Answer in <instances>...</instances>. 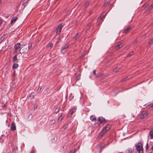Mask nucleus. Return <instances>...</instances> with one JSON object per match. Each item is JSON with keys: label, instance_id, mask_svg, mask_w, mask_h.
Returning a JSON list of instances; mask_svg holds the SVG:
<instances>
[{"label": "nucleus", "instance_id": "1", "mask_svg": "<svg viewBox=\"0 0 153 153\" xmlns=\"http://www.w3.org/2000/svg\"><path fill=\"white\" fill-rule=\"evenodd\" d=\"M21 46V48L19 50V52L21 54H22L27 52L30 48V46L27 44L22 45Z\"/></svg>", "mask_w": 153, "mask_h": 153}, {"label": "nucleus", "instance_id": "2", "mask_svg": "<svg viewBox=\"0 0 153 153\" xmlns=\"http://www.w3.org/2000/svg\"><path fill=\"white\" fill-rule=\"evenodd\" d=\"M110 128V126L107 125L106 127L104 128L102 130L101 132L98 136V137L101 138L105 134L107 131L109 130Z\"/></svg>", "mask_w": 153, "mask_h": 153}, {"label": "nucleus", "instance_id": "3", "mask_svg": "<svg viewBox=\"0 0 153 153\" xmlns=\"http://www.w3.org/2000/svg\"><path fill=\"white\" fill-rule=\"evenodd\" d=\"M135 146L137 150L139 153H143V146L141 143H138L137 145H136Z\"/></svg>", "mask_w": 153, "mask_h": 153}, {"label": "nucleus", "instance_id": "4", "mask_svg": "<svg viewBox=\"0 0 153 153\" xmlns=\"http://www.w3.org/2000/svg\"><path fill=\"white\" fill-rule=\"evenodd\" d=\"M76 107H74L73 108L71 109L68 112V115L71 117L72 114L76 111Z\"/></svg>", "mask_w": 153, "mask_h": 153}, {"label": "nucleus", "instance_id": "5", "mask_svg": "<svg viewBox=\"0 0 153 153\" xmlns=\"http://www.w3.org/2000/svg\"><path fill=\"white\" fill-rule=\"evenodd\" d=\"M21 45L19 43H17L16 45H15L14 47V51L15 53L17 52L21 48Z\"/></svg>", "mask_w": 153, "mask_h": 153}, {"label": "nucleus", "instance_id": "6", "mask_svg": "<svg viewBox=\"0 0 153 153\" xmlns=\"http://www.w3.org/2000/svg\"><path fill=\"white\" fill-rule=\"evenodd\" d=\"M63 26L62 24H60L56 28V33L58 34H59L61 32Z\"/></svg>", "mask_w": 153, "mask_h": 153}, {"label": "nucleus", "instance_id": "7", "mask_svg": "<svg viewBox=\"0 0 153 153\" xmlns=\"http://www.w3.org/2000/svg\"><path fill=\"white\" fill-rule=\"evenodd\" d=\"M98 121L101 123H105L106 122L105 118L102 117H99L98 119Z\"/></svg>", "mask_w": 153, "mask_h": 153}, {"label": "nucleus", "instance_id": "8", "mask_svg": "<svg viewBox=\"0 0 153 153\" xmlns=\"http://www.w3.org/2000/svg\"><path fill=\"white\" fill-rule=\"evenodd\" d=\"M123 46V42H120L118 43L115 46V48L116 49H118L122 47Z\"/></svg>", "mask_w": 153, "mask_h": 153}, {"label": "nucleus", "instance_id": "9", "mask_svg": "<svg viewBox=\"0 0 153 153\" xmlns=\"http://www.w3.org/2000/svg\"><path fill=\"white\" fill-rule=\"evenodd\" d=\"M11 130L13 131L15 130L16 129V127L14 122H13L11 124Z\"/></svg>", "mask_w": 153, "mask_h": 153}, {"label": "nucleus", "instance_id": "10", "mask_svg": "<svg viewBox=\"0 0 153 153\" xmlns=\"http://www.w3.org/2000/svg\"><path fill=\"white\" fill-rule=\"evenodd\" d=\"M148 114V113L147 112H144L142 113V114L140 116V117L141 119H143L147 117Z\"/></svg>", "mask_w": 153, "mask_h": 153}, {"label": "nucleus", "instance_id": "11", "mask_svg": "<svg viewBox=\"0 0 153 153\" xmlns=\"http://www.w3.org/2000/svg\"><path fill=\"white\" fill-rule=\"evenodd\" d=\"M149 136L150 137L151 139H153V128L150 130Z\"/></svg>", "mask_w": 153, "mask_h": 153}, {"label": "nucleus", "instance_id": "12", "mask_svg": "<svg viewBox=\"0 0 153 153\" xmlns=\"http://www.w3.org/2000/svg\"><path fill=\"white\" fill-rule=\"evenodd\" d=\"M13 63H17L18 62V59L17 58V56L15 55L13 58Z\"/></svg>", "mask_w": 153, "mask_h": 153}, {"label": "nucleus", "instance_id": "13", "mask_svg": "<svg viewBox=\"0 0 153 153\" xmlns=\"http://www.w3.org/2000/svg\"><path fill=\"white\" fill-rule=\"evenodd\" d=\"M90 3V1H88L85 3V4L83 5L84 8H86L89 5Z\"/></svg>", "mask_w": 153, "mask_h": 153}, {"label": "nucleus", "instance_id": "14", "mask_svg": "<svg viewBox=\"0 0 153 153\" xmlns=\"http://www.w3.org/2000/svg\"><path fill=\"white\" fill-rule=\"evenodd\" d=\"M131 28V27H129L128 28H127L126 29L124 30V33H126L128 32H129Z\"/></svg>", "mask_w": 153, "mask_h": 153}, {"label": "nucleus", "instance_id": "15", "mask_svg": "<svg viewBox=\"0 0 153 153\" xmlns=\"http://www.w3.org/2000/svg\"><path fill=\"white\" fill-rule=\"evenodd\" d=\"M106 15V13H105L104 14V13H103L102 15H101L98 18V19H104L105 18V16Z\"/></svg>", "mask_w": 153, "mask_h": 153}, {"label": "nucleus", "instance_id": "16", "mask_svg": "<svg viewBox=\"0 0 153 153\" xmlns=\"http://www.w3.org/2000/svg\"><path fill=\"white\" fill-rule=\"evenodd\" d=\"M81 33H78L76 34V36L73 38V39L74 40L79 38V36L81 35Z\"/></svg>", "mask_w": 153, "mask_h": 153}, {"label": "nucleus", "instance_id": "17", "mask_svg": "<svg viewBox=\"0 0 153 153\" xmlns=\"http://www.w3.org/2000/svg\"><path fill=\"white\" fill-rule=\"evenodd\" d=\"M68 47V45H65L64 46H63L61 50V52H62V51H65V50Z\"/></svg>", "mask_w": 153, "mask_h": 153}, {"label": "nucleus", "instance_id": "18", "mask_svg": "<svg viewBox=\"0 0 153 153\" xmlns=\"http://www.w3.org/2000/svg\"><path fill=\"white\" fill-rule=\"evenodd\" d=\"M64 117V116H63L62 114L59 117L58 121L61 122L62 120Z\"/></svg>", "mask_w": 153, "mask_h": 153}, {"label": "nucleus", "instance_id": "19", "mask_svg": "<svg viewBox=\"0 0 153 153\" xmlns=\"http://www.w3.org/2000/svg\"><path fill=\"white\" fill-rule=\"evenodd\" d=\"M17 63H13V65L12 68L13 69L16 68L18 66V65L17 64Z\"/></svg>", "mask_w": 153, "mask_h": 153}, {"label": "nucleus", "instance_id": "20", "mask_svg": "<svg viewBox=\"0 0 153 153\" xmlns=\"http://www.w3.org/2000/svg\"><path fill=\"white\" fill-rule=\"evenodd\" d=\"M32 117H33V115H32V114H30L29 115V116L28 117V118L27 119V121H30L32 119Z\"/></svg>", "mask_w": 153, "mask_h": 153}, {"label": "nucleus", "instance_id": "21", "mask_svg": "<svg viewBox=\"0 0 153 153\" xmlns=\"http://www.w3.org/2000/svg\"><path fill=\"white\" fill-rule=\"evenodd\" d=\"M90 119L92 121L96 120V118L95 116L92 115L90 117Z\"/></svg>", "mask_w": 153, "mask_h": 153}, {"label": "nucleus", "instance_id": "22", "mask_svg": "<svg viewBox=\"0 0 153 153\" xmlns=\"http://www.w3.org/2000/svg\"><path fill=\"white\" fill-rule=\"evenodd\" d=\"M53 45L52 43H49L47 45V47L48 48H51L53 47Z\"/></svg>", "mask_w": 153, "mask_h": 153}, {"label": "nucleus", "instance_id": "23", "mask_svg": "<svg viewBox=\"0 0 153 153\" xmlns=\"http://www.w3.org/2000/svg\"><path fill=\"white\" fill-rule=\"evenodd\" d=\"M110 1H109V0L108 1H107V3H105L104 4V7H106L107 6V5L109 4L110 3Z\"/></svg>", "mask_w": 153, "mask_h": 153}, {"label": "nucleus", "instance_id": "24", "mask_svg": "<svg viewBox=\"0 0 153 153\" xmlns=\"http://www.w3.org/2000/svg\"><path fill=\"white\" fill-rule=\"evenodd\" d=\"M56 121L55 120H52L50 121V124L51 125H52L55 123Z\"/></svg>", "mask_w": 153, "mask_h": 153}, {"label": "nucleus", "instance_id": "25", "mask_svg": "<svg viewBox=\"0 0 153 153\" xmlns=\"http://www.w3.org/2000/svg\"><path fill=\"white\" fill-rule=\"evenodd\" d=\"M34 95L33 94V93H31L29 96V97L30 98V99H32L33 98Z\"/></svg>", "mask_w": 153, "mask_h": 153}, {"label": "nucleus", "instance_id": "26", "mask_svg": "<svg viewBox=\"0 0 153 153\" xmlns=\"http://www.w3.org/2000/svg\"><path fill=\"white\" fill-rule=\"evenodd\" d=\"M59 108H56L55 110L54 113L55 114L57 113L59 111Z\"/></svg>", "mask_w": 153, "mask_h": 153}, {"label": "nucleus", "instance_id": "27", "mask_svg": "<svg viewBox=\"0 0 153 153\" xmlns=\"http://www.w3.org/2000/svg\"><path fill=\"white\" fill-rule=\"evenodd\" d=\"M128 153H131L132 152V150L131 149L128 148L127 149Z\"/></svg>", "mask_w": 153, "mask_h": 153}, {"label": "nucleus", "instance_id": "28", "mask_svg": "<svg viewBox=\"0 0 153 153\" xmlns=\"http://www.w3.org/2000/svg\"><path fill=\"white\" fill-rule=\"evenodd\" d=\"M153 43V38L149 42V45H152Z\"/></svg>", "mask_w": 153, "mask_h": 153}, {"label": "nucleus", "instance_id": "29", "mask_svg": "<svg viewBox=\"0 0 153 153\" xmlns=\"http://www.w3.org/2000/svg\"><path fill=\"white\" fill-rule=\"evenodd\" d=\"M120 69V68H117L114 69L113 71L114 72H117Z\"/></svg>", "mask_w": 153, "mask_h": 153}, {"label": "nucleus", "instance_id": "30", "mask_svg": "<svg viewBox=\"0 0 153 153\" xmlns=\"http://www.w3.org/2000/svg\"><path fill=\"white\" fill-rule=\"evenodd\" d=\"M76 149L74 150H72L71 152H70L69 153H74L76 152Z\"/></svg>", "mask_w": 153, "mask_h": 153}, {"label": "nucleus", "instance_id": "31", "mask_svg": "<svg viewBox=\"0 0 153 153\" xmlns=\"http://www.w3.org/2000/svg\"><path fill=\"white\" fill-rule=\"evenodd\" d=\"M153 7V6L152 5L150 7H149V8H148V10H150Z\"/></svg>", "mask_w": 153, "mask_h": 153}, {"label": "nucleus", "instance_id": "32", "mask_svg": "<svg viewBox=\"0 0 153 153\" xmlns=\"http://www.w3.org/2000/svg\"><path fill=\"white\" fill-rule=\"evenodd\" d=\"M130 48V45H127V46H126L125 48V49L126 50H127L128 49V48Z\"/></svg>", "mask_w": 153, "mask_h": 153}, {"label": "nucleus", "instance_id": "33", "mask_svg": "<svg viewBox=\"0 0 153 153\" xmlns=\"http://www.w3.org/2000/svg\"><path fill=\"white\" fill-rule=\"evenodd\" d=\"M16 20H11V23L13 24L14 22H15Z\"/></svg>", "mask_w": 153, "mask_h": 153}, {"label": "nucleus", "instance_id": "34", "mask_svg": "<svg viewBox=\"0 0 153 153\" xmlns=\"http://www.w3.org/2000/svg\"><path fill=\"white\" fill-rule=\"evenodd\" d=\"M16 148V146H14L13 148V152H14V153H16V152H15V150Z\"/></svg>", "mask_w": 153, "mask_h": 153}, {"label": "nucleus", "instance_id": "35", "mask_svg": "<svg viewBox=\"0 0 153 153\" xmlns=\"http://www.w3.org/2000/svg\"><path fill=\"white\" fill-rule=\"evenodd\" d=\"M4 39L3 38L1 37L0 39V43Z\"/></svg>", "mask_w": 153, "mask_h": 153}, {"label": "nucleus", "instance_id": "36", "mask_svg": "<svg viewBox=\"0 0 153 153\" xmlns=\"http://www.w3.org/2000/svg\"><path fill=\"white\" fill-rule=\"evenodd\" d=\"M42 89V88L41 87H39L37 89V91H40Z\"/></svg>", "mask_w": 153, "mask_h": 153}, {"label": "nucleus", "instance_id": "37", "mask_svg": "<svg viewBox=\"0 0 153 153\" xmlns=\"http://www.w3.org/2000/svg\"><path fill=\"white\" fill-rule=\"evenodd\" d=\"M133 52H131V53H130L128 55V56H131L132 55Z\"/></svg>", "mask_w": 153, "mask_h": 153}, {"label": "nucleus", "instance_id": "38", "mask_svg": "<svg viewBox=\"0 0 153 153\" xmlns=\"http://www.w3.org/2000/svg\"><path fill=\"white\" fill-rule=\"evenodd\" d=\"M150 107L151 108L153 107V102L150 104Z\"/></svg>", "mask_w": 153, "mask_h": 153}, {"label": "nucleus", "instance_id": "39", "mask_svg": "<svg viewBox=\"0 0 153 153\" xmlns=\"http://www.w3.org/2000/svg\"><path fill=\"white\" fill-rule=\"evenodd\" d=\"M102 74H100L98 76H97V77L98 78H100V77H101V76H102Z\"/></svg>", "mask_w": 153, "mask_h": 153}, {"label": "nucleus", "instance_id": "40", "mask_svg": "<svg viewBox=\"0 0 153 153\" xmlns=\"http://www.w3.org/2000/svg\"><path fill=\"white\" fill-rule=\"evenodd\" d=\"M93 73H94V75H96V70H94V71H93Z\"/></svg>", "mask_w": 153, "mask_h": 153}, {"label": "nucleus", "instance_id": "41", "mask_svg": "<svg viewBox=\"0 0 153 153\" xmlns=\"http://www.w3.org/2000/svg\"><path fill=\"white\" fill-rule=\"evenodd\" d=\"M37 108V106L36 105L35 106H34V109L36 110Z\"/></svg>", "mask_w": 153, "mask_h": 153}, {"label": "nucleus", "instance_id": "42", "mask_svg": "<svg viewBox=\"0 0 153 153\" xmlns=\"http://www.w3.org/2000/svg\"><path fill=\"white\" fill-rule=\"evenodd\" d=\"M2 23V20H0V26H1Z\"/></svg>", "mask_w": 153, "mask_h": 153}, {"label": "nucleus", "instance_id": "43", "mask_svg": "<svg viewBox=\"0 0 153 153\" xmlns=\"http://www.w3.org/2000/svg\"><path fill=\"white\" fill-rule=\"evenodd\" d=\"M137 40H134V42H133L134 43H137Z\"/></svg>", "mask_w": 153, "mask_h": 153}, {"label": "nucleus", "instance_id": "44", "mask_svg": "<svg viewBox=\"0 0 153 153\" xmlns=\"http://www.w3.org/2000/svg\"><path fill=\"white\" fill-rule=\"evenodd\" d=\"M45 91H46L47 92H48L49 91V89L48 88H47L46 90H45Z\"/></svg>", "mask_w": 153, "mask_h": 153}, {"label": "nucleus", "instance_id": "45", "mask_svg": "<svg viewBox=\"0 0 153 153\" xmlns=\"http://www.w3.org/2000/svg\"><path fill=\"white\" fill-rule=\"evenodd\" d=\"M55 139L54 138H53V140H52V142H54V140H55Z\"/></svg>", "mask_w": 153, "mask_h": 153}, {"label": "nucleus", "instance_id": "46", "mask_svg": "<svg viewBox=\"0 0 153 153\" xmlns=\"http://www.w3.org/2000/svg\"><path fill=\"white\" fill-rule=\"evenodd\" d=\"M18 18L17 17H15L14 19H17Z\"/></svg>", "mask_w": 153, "mask_h": 153}, {"label": "nucleus", "instance_id": "47", "mask_svg": "<svg viewBox=\"0 0 153 153\" xmlns=\"http://www.w3.org/2000/svg\"><path fill=\"white\" fill-rule=\"evenodd\" d=\"M89 13L90 14L91 13H92V11H89Z\"/></svg>", "mask_w": 153, "mask_h": 153}, {"label": "nucleus", "instance_id": "48", "mask_svg": "<svg viewBox=\"0 0 153 153\" xmlns=\"http://www.w3.org/2000/svg\"><path fill=\"white\" fill-rule=\"evenodd\" d=\"M1 2H2V0H0V4L1 3Z\"/></svg>", "mask_w": 153, "mask_h": 153}, {"label": "nucleus", "instance_id": "49", "mask_svg": "<svg viewBox=\"0 0 153 153\" xmlns=\"http://www.w3.org/2000/svg\"><path fill=\"white\" fill-rule=\"evenodd\" d=\"M127 80V79H124V81H126V80Z\"/></svg>", "mask_w": 153, "mask_h": 153}, {"label": "nucleus", "instance_id": "50", "mask_svg": "<svg viewBox=\"0 0 153 153\" xmlns=\"http://www.w3.org/2000/svg\"><path fill=\"white\" fill-rule=\"evenodd\" d=\"M25 2H24V3H23V4L24 5H25Z\"/></svg>", "mask_w": 153, "mask_h": 153}, {"label": "nucleus", "instance_id": "51", "mask_svg": "<svg viewBox=\"0 0 153 153\" xmlns=\"http://www.w3.org/2000/svg\"><path fill=\"white\" fill-rule=\"evenodd\" d=\"M63 148L64 149V146H63Z\"/></svg>", "mask_w": 153, "mask_h": 153}, {"label": "nucleus", "instance_id": "52", "mask_svg": "<svg viewBox=\"0 0 153 153\" xmlns=\"http://www.w3.org/2000/svg\"><path fill=\"white\" fill-rule=\"evenodd\" d=\"M150 153H152V152H150Z\"/></svg>", "mask_w": 153, "mask_h": 153}]
</instances>
